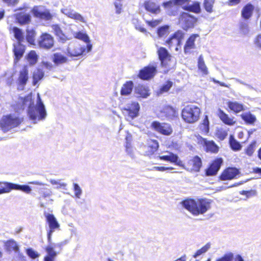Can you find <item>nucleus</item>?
<instances>
[{"mask_svg": "<svg viewBox=\"0 0 261 261\" xmlns=\"http://www.w3.org/2000/svg\"><path fill=\"white\" fill-rule=\"evenodd\" d=\"M140 106L138 102H132L127 108H123L122 109L123 114L127 117L133 119L139 115Z\"/></svg>", "mask_w": 261, "mask_h": 261, "instance_id": "nucleus-17", "label": "nucleus"}, {"mask_svg": "<svg viewBox=\"0 0 261 261\" xmlns=\"http://www.w3.org/2000/svg\"><path fill=\"white\" fill-rule=\"evenodd\" d=\"M197 20L196 17L186 12H182L179 17V22L185 31L194 28Z\"/></svg>", "mask_w": 261, "mask_h": 261, "instance_id": "nucleus-10", "label": "nucleus"}, {"mask_svg": "<svg viewBox=\"0 0 261 261\" xmlns=\"http://www.w3.org/2000/svg\"><path fill=\"white\" fill-rule=\"evenodd\" d=\"M32 12L34 17L40 19L49 20L52 18V15L48 10L41 11L37 6L34 7L32 9Z\"/></svg>", "mask_w": 261, "mask_h": 261, "instance_id": "nucleus-26", "label": "nucleus"}, {"mask_svg": "<svg viewBox=\"0 0 261 261\" xmlns=\"http://www.w3.org/2000/svg\"><path fill=\"white\" fill-rule=\"evenodd\" d=\"M45 217L49 228L47 234V241L49 243H50L52 233L56 229H59L60 224L53 214H46L45 215Z\"/></svg>", "mask_w": 261, "mask_h": 261, "instance_id": "nucleus-12", "label": "nucleus"}, {"mask_svg": "<svg viewBox=\"0 0 261 261\" xmlns=\"http://www.w3.org/2000/svg\"><path fill=\"white\" fill-rule=\"evenodd\" d=\"M241 1L242 0H228L227 3L228 6H233L240 4Z\"/></svg>", "mask_w": 261, "mask_h": 261, "instance_id": "nucleus-64", "label": "nucleus"}, {"mask_svg": "<svg viewBox=\"0 0 261 261\" xmlns=\"http://www.w3.org/2000/svg\"><path fill=\"white\" fill-rule=\"evenodd\" d=\"M215 261H244V260L240 255L238 254L234 257L233 253L228 252L218 258Z\"/></svg>", "mask_w": 261, "mask_h": 261, "instance_id": "nucleus-33", "label": "nucleus"}, {"mask_svg": "<svg viewBox=\"0 0 261 261\" xmlns=\"http://www.w3.org/2000/svg\"><path fill=\"white\" fill-rule=\"evenodd\" d=\"M73 190L74 191V194L76 197L79 198L82 193V190L78 185V184L74 183L73 184Z\"/></svg>", "mask_w": 261, "mask_h": 261, "instance_id": "nucleus-60", "label": "nucleus"}, {"mask_svg": "<svg viewBox=\"0 0 261 261\" xmlns=\"http://www.w3.org/2000/svg\"><path fill=\"white\" fill-rule=\"evenodd\" d=\"M173 83L169 80L166 81V82L163 84L159 89V91L161 93L167 92L172 87Z\"/></svg>", "mask_w": 261, "mask_h": 261, "instance_id": "nucleus-49", "label": "nucleus"}, {"mask_svg": "<svg viewBox=\"0 0 261 261\" xmlns=\"http://www.w3.org/2000/svg\"><path fill=\"white\" fill-rule=\"evenodd\" d=\"M227 131L223 128H217L215 132V136L219 141L224 140L227 136Z\"/></svg>", "mask_w": 261, "mask_h": 261, "instance_id": "nucleus-44", "label": "nucleus"}, {"mask_svg": "<svg viewBox=\"0 0 261 261\" xmlns=\"http://www.w3.org/2000/svg\"><path fill=\"white\" fill-rule=\"evenodd\" d=\"M13 46V53L14 56V61L15 63H17L23 57L25 51V46L20 42L14 43Z\"/></svg>", "mask_w": 261, "mask_h": 261, "instance_id": "nucleus-22", "label": "nucleus"}, {"mask_svg": "<svg viewBox=\"0 0 261 261\" xmlns=\"http://www.w3.org/2000/svg\"><path fill=\"white\" fill-rule=\"evenodd\" d=\"M223 163L222 158H217L213 160L208 167L205 170V175L206 176H215L219 171Z\"/></svg>", "mask_w": 261, "mask_h": 261, "instance_id": "nucleus-15", "label": "nucleus"}, {"mask_svg": "<svg viewBox=\"0 0 261 261\" xmlns=\"http://www.w3.org/2000/svg\"><path fill=\"white\" fill-rule=\"evenodd\" d=\"M162 117L171 121L178 119V109L170 105L165 106L160 111Z\"/></svg>", "mask_w": 261, "mask_h": 261, "instance_id": "nucleus-11", "label": "nucleus"}, {"mask_svg": "<svg viewBox=\"0 0 261 261\" xmlns=\"http://www.w3.org/2000/svg\"><path fill=\"white\" fill-rule=\"evenodd\" d=\"M199 36L198 34H193L187 39L184 46V50L185 54H189L191 50L195 48V41Z\"/></svg>", "mask_w": 261, "mask_h": 261, "instance_id": "nucleus-25", "label": "nucleus"}, {"mask_svg": "<svg viewBox=\"0 0 261 261\" xmlns=\"http://www.w3.org/2000/svg\"><path fill=\"white\" fill-rule=\"evenodd\" d=\"M163 6L165 9H171L174 6H177L175 5V3L174 0H170L166 2H164L163 3Z\"/></svg>", "mask_w": 261, "mask_h": 261, "instance_id": "nucleus-59", "label": "nucleus"}, {"mask_svg": "<svg viewBox=\"0 0 261 261\" xmlns=\"http://www.w3.org/2000/svg\"><path fill=\"white\" fill-rule=\"evenodd\" d=\"M254 146L255 142H252L247 146L245 150V152L247 155L249 156L252 155L254 151Z\"/></svg>", "mask_w": 261, "mask_h": 261, "instance_id": "nucleus-58", "label": "nucleus"}, {"mask_svg": "<svg viewBox=\"0 0 261 261\" xmlns=\"http://www.w3.org/2000/svg\"><path fill=\"white\" fill-rule=\"evenodd\" d=\"M2 1L9 6H14L18 2V0H2Z\"/></svg>", "mask_w": 261, "mask_h": 261, "instance_id": "nucleus-63", "label": "nucleus"}, {"mask_svg": "<svg viewBox=\"0 0 261 261\" xmlns=\"http://www.w3.org/2000/svg\"><path fill=\"white\" fill-rule=\"evenodd\" d=\"M28 113L30 119L34 123L37 121L44 119L46 116L45 107L41 100L39 94H37V103L36 106H29Z\"/></svg>", "mask_w": 261, "mask_h": 261, "instance_id": "nucleus-3", "label": "nucleus"}, {"mask_svg": "<svg viewBox=\"0 0 261 261\" xmlns=\"http://www.w3.org/2000/svg\"><path fill=\"white\" fill-rule=\"evenodd\" d=\"M198 128L201 134L207 135L210 132V121L207 115H205L203 120L198 124Z\"/></svg>", "mask_w": 261, "mask_h": 261, "instance_id": "nucleus-32", "label": "nucleus"}, {"mask_svg": "<svg viewBox=\"0 0 261 261\" xmlns=\"http://www.w3.org/2000/svg\"><path fill=\"white\" fill-rule=\"evenodd\" d=\"M32 183L41 186V187L38 189V193L40 195L38 197V199L40 201V202H41L42 199L50 196L51 192L50 191V190L44 187V184L38 182H32Z\"/></svg>", "mask_w": 261, "mask_h": 261, "instance_id": "nucleus-31", "label": "nucleus"}, {"mask_svg": "<svg viewBox=\"0 0 261 261\" xmlns=\"http://www.w3.org/2000/svg\"><path fill=\"white\" fill-rule=\"evenodd\" d=\"M159 144L157 140L149 139L148 140L146 146L145 154L147 156L153 155L159 149Z\"/></svg>", "mask_w": 261, "mask_h": 261, "instance_id": "nucleus-24", "label": "nucleus"}, {"mask_svg": "<svg viewBox=\"0 0 261 261\" xmlns=\"http://www.w3.org/2000/svg\"><path fill=\"white\" fill-rule=\"evenodd\" d=\"M227 104L230 110L234 113H239L244 110L243 105L237 101H228Z\"/></svg>", "mask_w": 261, "mask_h": 261, "instance_id": "nucleus-37", "label": "nucleus"}, {"mask_svg": "<svg viewBox=\"0 0 261 261\" xmlns=\"http://www.w3.org/2000/svg\"><path fill=\"white\" fill-rule=\"evenodd\" d=\"M239 174V170L235 167H227L221 172L219 178L221 180H231Z\"/></svg>", "mask_w": 261, "mask_h": 261, "instance_id": "nucleus-19", "label": "nucleus"}, {"mask_svg": "<svg viewBox=\"0 0 261 261\" xmlns=\"http://www.w3.org/2000/svg\"><path fill=\"white\" fill-rule=\"evenodd\" d=\"M202 165L201 158L198 155H195L185 164L181 161V166H179L191 172H198L200 170Z\"/></svg>", "mask_w": 261, "mask_h": 261, "instance_id": "nucleus-8", "label": "nucleus"}, {"mask_svg": "<svg viewBox=\"0 0 261 261\" xmlns=\"http://www.w3.org/2000/svg\"><path fill=\"white\" fill-rule=\"evenodd\" d=\"M197 139L198 143L204 147L206 152L212 153H216L218 152L219 147L214 141H208L199 135L197 137Z\"/></svg>", "mask_w": 261, "mask_h": 261, "instance_id": "nucleus-16", "label": "nucleus"}, {"mask_svg": "<svg viewBox=\"0 0 261 261\" xmlns=\"http://www.w3.org/2000/svg\"><path fill=\"white\" fill-rule=\"evenodd\" d=\"M66 244V241L57 243L53 246L48 245L44 248L47 254L44 257L43 261H55L58 253L54 250L55 247H58L62 249L63 247Z\"/></svg>", "mask_w": 261, "mask_h": 261, "instance_id": "nucleus-14", "label": "nucleus"}, {"mask_svg": "<svg viewBox=\"0 0 261 261\" xmlns=\"http://www.w3.org/2000/svg\"><path fill=\"white\" fill-rule=\"evenodd\" d=\"M158 58L161 62V66L165 68L167 71L171 69V55L166 48L160 47L157 50Z\"/></svg>", "mask_w": 261, "mask_h": 261, "instance_id": "nucleus-9", "label": "nucleus"}, {"mask_svg": "<svg viewBox=\"0 0 261 261\" xmlns=\"http://www.w3.org/2000/svg\"><path fill=\"white\" fill-rule=\"evenodd\" d=\"M29 79V73L28 67L27 65L23 66L22 68L19 70L18 77L17 79V84L23 89Z\"/></svg>", "mask_w": 261, "mask_h": 261, "instance_id": "nucleus-20", "label": "nucleus"}, {"mask_svg": "<svg viewBox=\"0 0 261 261\" xmlns=\"http://www.w3.org/2000/svg\"><path fill=\"white\" fill-rule=\"evenodd\" d=\"M144 7L145 10L153 14L160 12V7L156 6L155 3L150 0H147L144 3Z\"/></svg>", "mask_w": 261, "mask_h": 261, "instance_id": "nucleus-36", "label": "nucleus"}, {"mask_svg": "<svg viewBox=\"0 0 261 261\" xmlns=\"http://www.w3.org/2000/svg\"><path fill=\"white\" fill-rule=\"evenodd\" d=\"M51 60L55 65L58 66L65 64L68 62V58L59 53H54L52 57Z\"/></svg>", "mask_w": 261, "mask_h": 261, "instance_id": "nucleus-35", "label": "nucleus"}, {"mask_svg": "<svg viewBox=\"0 0 261 261\" xmlns=\"http://www.w3.org/2000/svg\"><path fill=\"white\" fill-rule=\"evenodd\" d=\"M201 113V110L198 106L187 105L181 110V117L186 123L192 124L199 120Z\"/></svg>", "mask_w": 261, "mask_h": 261, "instance_id": "nucleus-4", "label": "nucleus"}, {"mask_svg": "<svg viewBox=\"0 0 261 261\" xmlns=\"http://www.w3.org/2000/svg\"><path fill=\"white\" fill-rule=\"evenodd\" d=\"M161 22L160 20H147L146 21V23L149 26L151 27H155L157 26Z\"/></svg>", "mask_w": 261, "mask_h": 261, "instance_id": "nucleus-61", "label": "nucleus"}, {"mask_svg": "<svg viewBox=\"0 0 261 261\" xmlns=\"http://www.w3.org/2000/svg\"><path fill=\"white\" fill-rule=\"evenodd\" d=\"M180 204L193 215L198 216L204 214L211 208V201L205 198H188L183 200Z\"/></svg>", "mask_w": 261, "mask_h": 261, "instance_id": "nucleus-1", "label": "nucleus"}, {"mask_svg": "<svg viewBox=\"0 0 261 261\" xmlns=\"http://www.w3.org/2000/svg\"><path fill=\"white\" fill-rule=\"evenodd\" d=\"M198 68L203 74L207 75L208 74L207 68L201 56H200L198 58Z\"/></svg>", "mask_w": 261, "mask_h": 261, "instance_id": "nucleus-46", "label": "nucleus"}, {"mask_svg": "<svg viewBox=\"0 0 261 261\" xmlns=\"http://www.w3.org/2000/svg\"><path fill=\"white\" fill-rule=\"evenodd\" d=\"M254 7L250 3L245 5L241 11V16L245 20L250 19L252 16Z\"/></svg>", "mask_w": 261, "mask_h": 261, "instance_id": "nucleus-30", "label": "nucleus"}, {"mask_svg": "<svg viewBox=\"0 0 261 261\" xmlns=\"http://www.w3.org/2000/svg\"><path fill=\"white\" fill-rule=\"evenodd\" d=\"M74 37L78 39L81 40L87 43H89L90 42L88 36L86 33L80 31L75 33Z\"/></svg>", "mask_w": 261, "mask_h": 261, "instance_id": "nucleus-53", "label": "nucleus"}, {"mask_svg": "<svg viewBox=\"0 0 261 261\" xmlns=\"http://www.w3.org/2000/svg\"><path fill=\"white\" fill-rule=\"evenodd\" d=\"M10 31H12L14 34V36L17 40V42L21 43L24 40V36L21 30L16 27L11 28L9 29Z\"/></svg>", "mask_w": 261, "mask_h": 261, "instance_id": "nucleus-41", "label": "nucleus"}, {"mask_svg": "<svg viewBox=\"0 0 261 261\" xmlns=\"http://www.w3.org/2000/svg\"><path fill=\"white\" fill-rule=\"evenodd\" d=\"M211 244L210 243H206L204 246L201 247L200 249L197 250L194 254L193 255L194 258H196L197 256L205 253L208 249L211 248Z\"/></svg>", "mask_w": 261, "mask_h": 261, "instance_id": "nucleus-48", "label": "nucleus"}, {"mask_svg": "<svg viewBox=\"0 0 261 261\" xmlns=\"http://www.w3.org/2000/svg\"><path fill=\"white\" fill-rule=\"evenodd\" d=\"M44 75L43 71L40 68H37L34 71L32 75L33 85H36L37 83L43 79Z\"/></svg>", "mask_w": 261, "mask_h": 261, "instance_id": "nucleus-40", "label": "nucleus"}, {"mask_svg": "<svg viewBox=\"0 0 261 261\" xmlns=\"http://www.w3.org/2000/svg\"><path fill=\"white\" fill-rule=\"evenodd\" d=\"M35 32L34 30H27L26 39L31 44H34L35 42Z\"/></svg>", "mask_w": 261, "mask_h": 261, "instance_id": "nucleus-52", "label": "nucleus"}, {"mask_svg": "<svg viewBox=\"0 0 261 261\" xmlns=\"http://www.w3.org/2000/svg\"><path fill=\"white\" fill-rule=\"evenodd\" d=\"M134 88V83L132 81L125 82L122 86L120 90V94L122 96H128L130 95Z\"/></svg>", "mask_w": 261, "mask_h": 261, "instance_id": "nucleus-34", "label": "nucleus"}, {"mask_svg": "<svg viewBox=\"0 0 261 261\" xmlns=\"http://www.w3.org/2000/svg\"><path fill=\"white\" fill-rule=\"evenodd\" d=\"M26 253L29 257L32 259L37 258L40 255L37 251H35L31 248H29L26 249Z\"/></svg>", "mask_w": 261, "mask_h": 261, "instance_id": "nucleus-56", "label": "nucleus"}, {"mask_svg": "<svg viewBox=\"0 0 261 261\" xmlns=\"http://www.w3.org/2000/svg\"><path fill=\"white\" fill-rule=\"evenodd\" d=\"M160 160L170 162L177 166H181V160H180L177 154L170 152L169 155L159 156Z\"/></svg>", "mask_w": 261, "mask_h": 261, "instance_id": "nucleus-28", "label": "nucleus"}, {"mask_svg": "<svg viewBox=\"0 0 261 261\" xmlns=\"http://www.w3.org/2000/svg\"><path fill=\"white\" fill-rule=\"evenodd\" d=\"M4 247L7 251H14L19 253L20 249L17 242L13 239H9L4 242Z\"/></svg>", "mask_w": 261, "mask_h": 261, "instance_id": "nucleus-29", "label": "nucleus"}, {"mask_svg": "<svg viewBox=\"0 0 261 261\" xmlns=\"http://www.w3.org/2000/svg\"><path fill=\"white\" fill-rule=\"evenodd\" d=\"M240 194L242 195L245 196L247 198L252 197L255 196L257 194V192L255 190H243L240 192Z\"/></svg>", "mask_w": 261, "mask_h": 261, "instance_id": "nucleus-57", "label": "nucleus"}, {"mask_svg": "<svg viewBox=\"0 0 261 261\" xmlns=\"http://www.w3.org/2000/svg\"><path fill=\"white\" fill-rule=\"evenodd\" d=\"M241 117L247 124H253L256 120L255 116L250 112L242 114Z\"/></svg>", "mask_w": 261, "mask_h": 261, "instance_id": "nucleus-43", "label": "nucleus"}, {"mask_svg": "<svg viewBox=\"0 0 261 261\" xmlns=\"http://www.w3.org/2000/svg\"><path fill=\"white\" fill-rule=\"evenodd\" d=\"M157 33L160 37L167 36L169 34V27L168 25H164L159 28Z\"/></svg>", "mask_w": 261, "mask_h": 261, "instance_id": "nucleus-54", "label": "nucleus"}, {"mask_svg": "<svg viewBox=\"0 0 261 261\" xmlns=\"http://www.w3.org/2000/svg\"><path fill=\"white\" fill-rule=\"evenodd\" d=\"M15 18L16 21L20 25H25L29 24L31 21V16L30 14L24 12H18L15 14Z\"/></svg>", "mask_w": 261, "mask_h": 261, "instance_id": "nucleus-27", "label": "nucleus"}, {"mask_svg": "<svg viewBox=\"0 0 261 261\" xmlns=\"http://www.w3.org/2000/svg\"><path fill=\"white\" fill-rule=\"evenodd\" d=\"M21 105L22 107L29 105V106H32L34 105V101L32 99V93H30L23 97L20 98Z\"/></svg>", "mask_w": 261, "mask_h": 261, "instance_id": "nucleus-47", "label": "nucleus"}, {"mask_svg": "<svg viewBox=\"0 0 261 261\" xmlns=\"http://www.w3.org/2000/svg\"><path fill=\"white\" fill-rule=\"evenodd\" d=\"M154 170L159 171H164L165 170H172L173 169V167H163V166H155L153 167Z\"/></svg>", "mask_w": 261, "mask_h": 261, "instance_id": "nucleus-62", "label": "nucleus"}, {"mask_svg": "<svg viewBox=\"0 0 261 261\" xmlns=\"http://www.w3.org/2000/svg\"><path fill=\"white\" fill-rule=\"evenodd\" d=\"M27 60L31 64H35L38 60V56L35 50H31L27 55Z\"/></svg>", "mask_w": 261, "mask_h": 261, "instance_id": "nucleus-51", "label": "nucleus"}, {"mask_svg": "<svg viewBox=\"0 0 261 261\" xmlns=\"http://www.w3.org/2000/svg\"><path fill=\"white\" fill-rule=\"evenodd\" d=\"M150 127L154 132L164 136H170L173 132L172 125L167 122L153 121L151 122Z\"/></svg>", "mask_w": 261, "mask_h": 261, "instance_id": "nucleus-6", "label": "nucleus"}, {"mask_svg": "<svg viewBox=\"0 0 261 261\" xmlns=\"http://www.w3.org/2000/svg\"><path fill=\"white\" fill-rule=\"evenodd\" d=\"M85 50L84 46L78 43L69 45L67 49L68 55L70 57H78L82 55Z\"/></svg>", "mask_w": 261, "mask_h": 261, "instance_id": "nucleus-21", "label": "nucleus"}, {"mask_svg": "<svg viewBox=\"0 0 261 261\" xmlns=\"http://www.w3.org/2000/svg\"><path fill=\"white\" fill-rule=\"evenodd\" d=\"M156 64L154 65L149 64L145 66L139 71L138 77L142 80H150L156 74Z\"/></svg>", "mask_w": 261, "mask_h": 261, "instance_id": "nucleus-13", "label": "nucleus"}, {"mask_svg": "<svg viewBox=\"0 0 261 261\" xmlns=\"http://www.w3.org/2000/svg\"><path fill=\"white\" fill-rule=\"evenodd\" d=\"M136 93L143 98H146L149 95V90L144 86H138L136 89Z\"/></svg>", "mask_w": 261, "mask_h": 261, "instance_id": "nucleus-45", "label": "nucleus"}, {"mask_svg": "<svg viewBox=\"0 0 261 261\" xmlns=\"http://www.w3.org/2000/svg\"><path fill=\"white\" fill-rule=\"evenodd\" d=\"M217 116L225 124L232 126L236 124V120L234 117H230L229 115L222 110L219 109L217 114Z\"/></svg>", "mask_w": 261, "mask_h": 261, "instance_id": "nucleus-23", "label": "nucleus"}, {"mask_svg": "<svg viewBox=\"0 0 261 261\" xmlns=\"http://www.w3.org/2000/svg\"><path fill=\"white\" fill-rule=\"evenodd\" d=\"M182 9L185 10L198 14L201 12L200 3L197 2H194L192 5L184 6Z\"/></svg>", "mask_w": 261, "mask_h": 261, "instance_id": "nucleus-39", "label": "nucleus"}, {"mask_svg": "<svg viewBox=\"0 0 261 261\" xmlns=\"http://www.w3.org/2000/svg\"><path fill=\"white\" fill-rule=\"evenodd\" d=\"M51 28L53 30L54 33L56 36L61 39L64 38V34H63V31L59 24H53L51 25Z\"/></svg>", "mask_w": 261, "mask_h": 261, "instance_id": "nucleus-50", "label": "nucleus"}, {"mask_svg": "<svg viewBox=\"0 0 261 261\" xmlns=\"http://www.w3.org/2000/svg\"><path fill=\"white\" fill-rule=\"evenodd\" d=\"M214 4V0H204L203 7L208 13H212L213 12V8Z\"/></svg>", "mask_w": 261, "mask_h": 261, "instance_id": "nucleus-55", "label": "nucleus"}, {"mask_svg": "<svg viewBox=\"0 0 261 261\" xmlns=\"http://www.w3.org/2000/svg\"><path fill=\"white\" fill-rule=\"evenodd\" d=\"M66 16L69 18L74 19L76 21H79L82 22H85L84 17L79 13L74 12L73 10H68L65 13Z\"/></svg>", "mask_w": 261, "mask_h": 261, "instance_id": "nucleus-42", "label": "nucleus"}, {"mask_svg": "<svg viewBox=\"0 0 261 261\" xmlns=\"http://www.w3.org/2000/svg\"><path fill=\"white\" fill-rule=\"evenodd\" d=\"M184 36V33L182 31L178 30L165 41L164 44L166 45L169 49L175 46V50L177 51L178 48L181 47Z\"/></svg>", "mask_w": 261, "mask_h": 261, "instance_id": "nucleus-7", "label": "nucleus"}, {"mask_svg": "<svg viewBox=\"0 0 261 261\" xmlns=\"http://www.w3.org/2000/svg\"><path fill=\"white\" fill-rule=\"evenodd\" d=\"M229 144L230 148L234 151H238L241 149L242 145L232 135L229 137Z\"/></svg>", "mask_w": 261, "mask_h": 261, "instance_id": "nucleus-38", "label": "nucleus"}, {"mask_svg": "<svg viewBox=\"0 0 261 261\" xmlns=\"http://www.w3.org/2000/svg\"><path fill=\"white\" fill-rule=\"evenodd\" d=\"M38 45L40 47L44 49H48L51 48L54 45L53 37L47 33L41 34L38 41Z\"/></svg>", "mask_w": 261, "mask_h": 261, "instance_id": "nucleus-18", "label": "nucleus"}, {"mask_svg": "<svg viewBox=\"0 0 261 261\" xmlns=\"http://www.w3.org/2000/svg\"><path fill=\"white\" fill-rule=\"evenodd\" d=\"M23 121V117L14 114L3 115L0 119V128L4 133H6L19 126Z\"/></svg>", "mask_w": 261, "mask_h": 261, "instance_id": "nucleus-2", "label": "nucleus"}, {"mask_svg": "<svg viewBox=\"0 0 261 261\" xmlns=\"http://www.w3.org/2000/svg\"><path fill=\"white\" fill-rule=\"evenodd\" d=\"M12 190H19L27 194L31 192V188L28 185H20L8 181H0V194L8 193Z\"/></svg>", "mask_w": 261, "mask_h": 261, "instance_id": "nucleus-5", "label": "nucleus"}]
</instances>
